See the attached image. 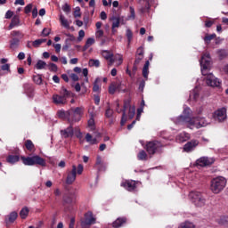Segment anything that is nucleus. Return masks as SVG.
Wrapping results in <instances>:
<instances>
[{
	"label": "nucleus",
	"instance_id": "obj_1",
	"mask_svg": "<svg viewBox=\"0 0 228 228\" xmlns=\"http://www.w3.org/2000/svg\"><path fill=\"white\" fill-rule=\"evenodd\" d=\"M200 63L201 65L202 76H207L206 84L208 85V86H211L212 88H221L222 80L215 77L213 73H208V70H209V67L211 66V57H209V53L204 54L201 57Z\"/></svg>",
	"mask_w": 228,
	"mask_h": 228
},
{
	"label": "nucleus",
	"instance_id": "obj_2",
	"mask_svg": "<svg viewBox=\"0 0 228 228\" xmlns=\"http://www.w3.org/2000/svg\"><path fill=\"white\" fill-rule=\"evenodd\" d=\"M191 111L190 108L184 109L183 115L178 118V124H185L190 129H200V127H206L209 124L206 118L190 117Z\"/></svg>",
	"mask_w": 228,
	"mask_h": 228
},
{
	"label": "nucleus",
	"instance_id": "obj_3",
	"mask_svg": "<svg viewBox=\"0 0 228 228\" xmlns=\"http://www.w3.org/2000/svg\"><path fill=\"white\" fill-rule=\"evenodd\" d=\"M227 186V178L224 176H217L211 180L210 183V191L215 195H218V193H222L225 187Z\"/></svg>",
	"mask_w": 228,
	"mask_h": 228
},
{
	"label": "nucleus",
	"instance_id": "obj_4",
	"mask_svg": "<svg viewBox=\"0 0 228 228\" xmlns=\"http://www.w3.org/2000/svg\"><path fill=\"white\" fill-rule=\"evenodd\" d=\"M20 159L23 165L27 167H33L34 165H39L40 167H45V159H42L40 156L35 155L32 157L21 156Z\"/></svg>",
	"mask_w": 228,
	"mask_h": 228
},
{
	"label": "nucleus",
	"instance_id": "obj_5",
	"mask_svg": "<svg viewBox=\"0 0 228 228\" xmlns=\"http://www.w3.org/2000/svg\"><path fill=\"white\" fill-rule=\"evenodd\" d=\"M70 97V93L65 87H62L60 94H55L53 95L52 100L56 106H63L67 103V98Z\"/></svg>",
	"mask_w": 228,
	"mask_h": 228
},
{
	"label": "nucleus",
	"instance_id": "obj_6",
	"mask_svg": "<svg viewBox=\"0 0 228 228\" xmlns=\"http://www.w3.org/2000/svg\"><path fill=\"white\" fill-rule=\"evenodd\" d=\"M189 199L196 208H203V206H206V198L199 191H191L189 193Z\"/></svg>",
	"mask_w": 228,
	"mask_h": 228
},
{
	"label": "nucleus",
	"instance_id": "obj_7",
	"mask_svg": "<svg viewBox=\"0 0 228 228\" xmlns=\"http://www.w3.org/2000/svg\"><path fill=\"white\" fill-rule=\"evenodd\" d=\"M162 147L164 145L158 141L149 142L146 144V151L150 156H153V154H156V152H159V151H161Z\"/></svg>",
	"mask_w": 228,
	"mask_h": 228
},
{
	"label": "nucleus",
	"instance_id": "obj_8",
	"mask_svg": "<svg viewBox=\"0 0 228 228\" xmlns=\"http://www.w3.org/2000/svg\"><path fill=\"white\" fill-rule=\"evenodd\" d=\"M95 217L92 212H87L85 214V220L81 222V226L84 228H90V225L95 224Z\"/></svg>",
	"mask_w": 228,
	"mask_h": 228
},
{
	"label": "nucleus",
	"instance_id": "obj_9",
	"mask_svg": "<svg viewBox=\"0 0 228 228\" xmlns=\"http://www.w3.org/2000/svg\"><path fill=\"white\" fill-rule=\"evenodd\" d=\"M213 118L217 122H224L227 119V109L221 108L214 112Z\"/></svg>",
	"mask_w": 228,
	"mask_h": 228
},
{
	"label": "nucleus",
	"instance_id": "obj_10",
	"mask_svg": "<svg viewBox=\"0 0 228 228\" xmlns=\"http://www.w3.org/2000/svg\"><path fill=\"white\" fill-rule=\"evenodd\" d=\"M121 186L127 190V191H134V190H136V186H138V182L134 180H126L121 183Z\"/></svg>",
	"mask_w": 228,
	"mask_h": 228
},
{
	"label": "nucleus",
	"instance_id": "obj_11",
	"mask_svg": "<svg viewBox=\"0 0 228 228\" xmlns=\"http://www.w3.org/2000/svg\"><path fill=\"white\" fill-rule=\"evenodd\" d=\"M215 163V159L201 157L196 161L198 167H208V165H213Z\"/></svg>",
	"mask_w": 228,
	"mask_h": 228
},
{
	"label": "nucleus",
	"instance_id": "obj_12",
	"mask_svg": "<svg viewBox=\"0 0 228 228\" xmlns=\"http://www.w3.org/2000/svg\"><path fill=\"white\" fill-rule=\"evenodd\" d=\"M102 55L105 60H107V61H109L108 63L109 67H111V65L115 63V59L112 52L108 50H103L102 52Z\"/></svg>",
	"mask_w": 228,
	"mask_h": 228
},
{
	"label": "nucleus",
	"instance_id": "obj_13",
	"mask_svg": "<svg viewBox=\"0 0 228 228\" xmlns=\"http://www.w3.org/2000/svg\"><path fill=\"white\" fill-rule=\"evenodd\" d=\"M77 172V167L75 165H73L72 170L68 173V176L66 179V183L68 184H72V183H74V181H76Z\"/></svg>",
	"mask_w": 228,
	"mask_h": 228
},
{
	"label": "nucleus",
	"instance_id": "obj_14",
	"mask_svg": "<svg viewBox=\"0 0 228 228\" xmlns=\"http://www.w3.org/2000/svg\"><path fill=\"white\" fill-rule=\"evenodd\" d=\"M199 145V141L198 140H191L188 142L186 144L183 146V150L185 152H191V151L195 150V147Z\"/></svg>",
	"mask_w": 228,
	"mask_h": 228
},
{
	"label": "nucleus",
	"instance_id": "obj_15",
	"mask_svg": "<svg viewBox=\"0 0 228 228\" xmlns=\"http://www.w3.org/2000/svg\"><path fill=\"white\" fill-rule=\"evenodd\" d=\"M95 168H97L99 172L106 170V163H104L101 156L96 157Z\"/></svg>",
	"mask_w": 228,
	"mask_h": 228
},
{
	"label": "nucleus",
	"instance_id": "obj_16",
	"mask_svg": "<svg viewBox=\"0 0 228 228\" xmlns=\"http://www.w3.org/2000/svg\"><path fill=\"white\" fill-rule=\"evenodd\" d=\"M61 134L62 138H72L74 136V128L69 126L68 128L61 130Z\"/></svg>",
	"mask_w": 228,
	"mask_h": 228
},
{
	"label": "nucleus",
	"instance_id": "obj_17",
	"mask_svg": "<svg viewBox=\"0 0 228 228\" xmlns=\"http://www.w3.org/2000/svg\"><path fill=\"white\" fill-rule=\"evenodd\" d=\"M129 101L127 102H125V104H124V110H127V108H129V110H128V117L129 118H133L134 117V114L136 113V108L134 106H132L129 104Z\"/></svg>",
	"mask_w": 228,
	"mask_h": 228
},
{
	"label": "nucleus",
	"instance_id": "obj_18",
	"mask_svg": "<svg viewBox=\"0 0 228 228\" xmlns=\"http://www.w3.org/2000/svg\"><path fill=\"white\" fill-rule=\"evenodd\" d=\"M76 195L74 193L66 194L63 197V201L65 204H76Z\"/></svg>",
	"mask_w": 228,
	"mask_h": 228
},
{
	"label": "nucleus",
	"instance_id": "obj_19",
	"mask_svg": "<svg viewBox=\"0 0 228 228\" xmlns=\"http://www.w3.org/2000/svg\"><path fill=\"white\" fill-rule=\"evenodd\" d=\"M89 116L90 118L87 121V126L89 127V129H91V131H94L95 130V114L92 111H89Z\"/></svg>",
	"mask_w": 228,
	"mask_h": 228
},
{
	"label": "nucleus",
	"instance_id": "obj_20",
	"mask_svg": "<svg viewBox=\"0 0 228 228\" xmlns=\"http://www.w3.org/2000/svg\"><path fill=\"white\" fill-rule=\"evenodd\" d=\"M110 20H112V33H116L117 30L115 28H120V18L118 16H112Z\"/></svg>",
	"mask_w": 228,
	"mask_h": 228
},
{
	"label": "nucleus",
	"instance_id": "obj_21",
	"mask_svg": "<svg viewBox=\"0 0 228 228\" xmlns=\"http://www.w3.org/2000/svg\"><path fill=\"white\" fill-rule=\"evenodd\" d=\"M200 95V89L199 87H195L192 92H191L189 96V101H197L199 96Z\"/></svg>",
	"mask_w": 228,
	"mask_h": 228
},
{
	"label": "nucleus",
	"instance_id": "obj_22",
	"mask_svg": "<svg viewBox=\"0 0 228 228\" xmlns=\"http://www.w3.org/2000/svg\"><path fill=\"white\" fill-rule=\"evenodd\" d=\"M59 20H60L62 28H65L66 29H70V21H69V20H67V18H65V16L61 14Z\"/></svg>",
	"mask_w": 228,
	"mask_h": 228
},
{
	"label": "nucleus",
	"instance_id": "obj_23",
	"mask_svg": "<svg viewBox=\"0 0 228 228\" xmlns=\"http://www.w3.org/2000/svg\"><path fill=\"white\" fill-rule=\"evenodd\" d=\"M187 140H190L189 134L181 133L180 134H178L176 136V142H178V143H183V142H186Z\"/></svg>",
	"mask_w": 228,
	"mask_h": 228
},
{
	"label": "nucleus",
	"instance_id": "obj_24",
	"mask_svg": "<svg viewBox=\"0 0 228 228\" xmlns=\"http://www.w3.org/2000/svg\"><path fill=\"white\" fill-rule=\"evenodd\" d=\"M79 120H81V118L79 117H77V115H76V112L71 110V109H70L69 116L68 118V122H79Z\"/></svg>",
	"mask_w": 228,
	"mask_h": 228
},
{
	"label": "nucleus",
	"instance_id": "obj_25",
	"mask_svg": "<svg viewBox=\"0 0 228 228\" xmlns=\"http://www.w3.org/2000/svg\"><path fill=\"white\" fill-rule=\"evenodd\" d=\"M69 112H70V110H67V111H65V110H59L57 112V115H58L59 118H62L64 120H68L69 121V117H70V113Z\"/></svg>",
	"mask_w": 228,
	"mask_h": 228
},
{
	"label": "nucleus",
	"instance_id": "obj_26",
	"mask_svg": "<svg viewBox=\"0 0 228 228\" xmlns=\"http://www.w3.org/2000/svg\"><path fill=\"white\" fill-rule=\"evenodd\" d=\"M118 86H122V83L110 84V86H109V94L113 95L117 92V88H118Z\"/></svg>",
	"mask_w": 228,
	"mask_h": 228
},
{
	"label": "nucleus",
	"instance_id": "obj_27",
	"mask_svg": "<svg viewBox=\"0 0 228 228\" xmlns=\"http://www.w3.org/2000/svg\"><path fill=\"white\" fill-rule=\"evenodd\" d=\"M126 224V218L125 217H118L117 220H115L112 224V226L115 228L122 227Z\"/></svg>",
	"mask_w": 228,
	"mask_h": 228
},
{
	"label": "nucleus",
	"instance_id": "obj_28",
	"mask_svg": "<svg viewBox=\"0 0 228 228\" xmlns=\"http://www.w3.org/2000/svg\"><path fill=\"white\" fill-rule=\"evenodd\" d=\"M93 92H95L96 94H99L101 92V78H96L94 86H93Z\"/></svg>",
	"mask_w": 228,
	"mask_h": 228
},
{
	"label": "nucleus",
	"instance_id": "obj_29",
	"mask_svg": "<svg viewBox=\"0 0 228 228\" xmlns=\"http://www.w3.org/2000/svg\"><path fill=\"white\" fill-rule=\"evenodd\" d=\"M20 23V20L19 16H14L9 25V29H12L13 28H15V26H19Z\"/></svg>",
	"mask_w": 228,
	"mask_h": 228
},
{
	"label": "nucleus",
	"instance_id": "obj_30",
	"mask_svg": "<svg viewBox=\"0 0 228 228\" xmlns=\"http://www.w3.org/2000/svg\"><path fill=\"white\" fill-rule=\"evenodd\" d=\"M17 216H19L17 212H15V211L12 212L9 216H7V223L13 224V222H15V220H17Z\"/></svg>",
	"mask_w": 228,
	"mask_h": 228
},
{
	"label": "nucleus",
	"instance_id": "obj_31",
	"mask_svg": "<svg viewBox=\"0 0 228 228\" xmlns=\"http://www.w3.org/2000/svg\"><path fill=\"white\" fill-rule=\"evenodd\" d=\"M19 159H20L19 155H9L7 157V162L11 163L12 165H13L14 163L19 162Z\"/></svg>",
	"mask_w": 228,
	"mask_h": 228
},
{
	"label": "nucleus",
	"instance_id": "obj_32",
	"mask_svg": "<svg viewBox=\"0 0 228 228\" xmlns=\"http://www.w3.org/2000/svg\"><path fill=\"white\" fill-rule=\"evenodd\" d=\"M71 111L75 112V115L81 118V117H83V113L85 112V108L77 107L76 109H71Z\"/></svg>",
	"mask_w": 228,
	"mask_h": 228
},
{
	"label": "nucleus",
	"instance_id": "obj_33",
	"mask_svg": "<svg viewBox=\"0 0 228 228\" xmlns=\"http://www.w3.org/2000/svg\"><path fill=\"white\" fill-rule=\"evenodd\" d=\"M114 63L116 62V67H120L124 62V57L120 54H116L114 57Z\"/></svg>",
	"mask_w": 228,
	"mask_h": 228
},
{
	"label": "nucleus",
	"instance_id": "obj_34",
	"mask_svg": "<svg viewBox=\"0 0 228 228\" xmlns=\"http://www.w3.org/2000/svg\"><path fill=\"white\" fill-rule=\"evenodd\" d=\"M86 141L87 142V143H90L91 145H95V143H97V139L94 138L90 134H86Z\"/></svg>",
	"mask_w": 228,
	"mask_h": 228
},
{
	"label": "nucleus",
	"instance_id": "obj_35",
	"mask_svg": "<svg viewBox=\"0 0 228 228\" xmlns=\"http://www.w3.org/2000/svg\"><path fill=\"white\" fill-rule=\"evenodd\" d=\"M94 44H95V39H94V37L87 38L84 46V51H86L88 48L91 47V45H94Z\"/></svg>",
	"mask_w": 228,
	"mask_h": 228
},
{
	"label": "nucleus",
	"instance_id": "obj_36",
	"mask_svg": "<svg viewBox=\"0 0 228 228\" xmlns=\"http://www.w3.org/2000/svg\"><path fill=\"white\" fill-rule=\"evenodd\" d=\"M47 42V39H37L32 42V47H35L36 49L38 48L41 45Z\"/></svg>",
	"mask_w": 228,
	"mask_h": 228
},
{
	"label": "nucleus",
	"instance_id": "obj_37",
	"mask_svg": "<svg viewBox=\"0 0 228 228\" xmlns=\"http://www.w3.org/2000/svg\"><path fill=\"white\" fill-rule=\"evenodd\" d=\"M89 67H96L99 68L101 66V61L95 59H90L88 62Z\"/></svg>",
	"mask_w": 228,
	"mask_h": 228
},
{
	"label": "nucleus",
	"instance_id": "obj_38",
	"mask_svg": "<svg viewBox=\"0 0 228 228\" xmlns=\"http://www.w3.org/2000/svg\"><path fill=\"white\" fill-rule=\"evenodd\" d=\"M138 159L141 161H147V152L145 151L142 150L138 155H137Z\"/></svg>",
	"mask_w": 228,
	"mask_h": 228
},
{
	"label": "nucleus",
	"instance_id": "obj_39",
	"mask_svg": "<svg viewBox=\"0 0 228 228\" xmlns=\"http://www.w3.org/2000/svg\"><path fill=\"white\" fill-rule=\"evenodd\" d=\"M25 147L28 151H35V144H33V142L31 140H27L25 142Z\"/></svg>",
	"mask_w": 228,
	"mask_h": 228
},
{
	"label": "nucleus",
	"instance_id": "obj_40",
	"mask_svg": "<svg viewBox=\"0 0 228 228\" xmlns=\"http://www.w3.org/2000/svg\"><path fill=\"white\" fill-rule=\"evenodd\" d=\"M28 215H29V209L28 208H24L20 212V218H27Z\"/></svg>",
	"mask_w": 228,
	"mask_h": 228
},
{
	"label": "nucleus",
	"instance_id": "obj_41",
	"mask_svg": "<svg viewBox=\"0 0 228 228\" xmlns=\"http://www.w3.org/2000/svg\"><path fill=\"white\" fill-rule=\"evenodd\" d=\"M216 38V34H212V35H207L204 37V42H206V44H210L211 40Z\"/></svg>",
	"mask_w": 228,
	"mask_h": 228
},
{
	"label": "nucleus",
	"instance_id": "obj_42",
	"mask_svg": "<svg viewBox=\"0 0 228 228\" xmlns=\"http://www.w3.org/2000/svg\"><path fill=\"white\" fill-rule=\"evenodd\" d=\"M47 63L44 61H38L37 63L36 64V68L37 70H42V69H45Z\"/></svg>",
	"mask_w": 228,
	"mask_h": 228
},
{
	"label": "nucleus",
	"instance_id": "obj_43",
	"mask_svg": "<svg viewBox=\"0 0 228 228\" xmlns=\"http://www.w3.org/2000/svg\"><path fill=\"white\" fill-rule=\"evenodd\" d=\"M0 70H2L3 72H5V74L12 73V70H10V64H3L0 67Z\"/></svg>",
	"mask_w": 228,
	"mask_h": 228
},
{
	"label": "nucleus",
	"instance_id": "obj_44",
	"mask_svg": "<svg viewBox=\"0 0 228 228\" xmlns=\"http://www.w3.org/2000/svg\"><path fill=\"white\" fill-rule=\"evenodd\" d=\"M178 228H195V224H193V223L185 222L182 223Z\"/></svg>",
	"mask_w": 228,
	"mask_h": 228
},
{
	"label": "nucleus",
	"instance_id": "obj_45",
	"mask_svg": "<svg viewBox=\"0 0 228 228\" xmlns=\"http://www.w3.org/2000/svg\"><path fill=\"white\" fill-rule=\"evenodd\" d=\"M19 47V39H12L11 41L10 48L14 50Z\"/></svg>",
	"mask_w": 228,
	"mask_h": 228
},
{
	"label": "nucleus",
	"instance_id": "obj_46",
	"mask_svg": "<svg viewBox=\"0 0 228 228\" xmlns=\"http://www.w3.org/2000/svg\"><path fill=\"white\" fill-rule=\"evenodd\" d=\"M136 15L134 12V7H130V15L128 16L127 20H134Z\"/></svg>",
	"mask_w": 228,
	"mask_h": 228
},
{
	"label": "nucleus",
	"instance_id": "obj_47",
	"mask_svg": "<svg viewBox=\"0 0 228 228\" xmlns=\"http://www.w3.org/2000/svg\"><path fill=\"white\" fill-rule=\"evenodd\" d=\"M33 81H34V83H36V85H40L42 83V76L35 75L33 77Z\"/></svg>",
	"mask_w": 228,
	"mask_h": 228
},
{
	"label": "nucleus",
	"instance_id": "obj_48",
	"mask_svg": "<svg viewBox=\"0 0 228 228\" xmlns=\"http://www.w3.org/2000/svg\"><path fill=\"white\" fill-rule=\"evenodd\" d=\"M33 10V4H28L25 6L24 12L26 14L31 13V11Z\"/></svg>",
	"mask_w": 228,
	"mask_h": 228
},
{
	"label": "nucleus",
	"instance_id": "obj_49",
	"mask_svg": "<svg viewBox=\"0 0 228 228\" xmlns=\"http://www.w3.org/2000/svg\"><path fill=\"white\" fill-rule=\"evenodd\" d=\"M126 37L128 40V44H131V40H133V32L129 28L126 29Z\"/></svg>",
	"mask_w": 228,
	"mask_h": 228
},
{
	"label": "nucleus",
	"instance_id": "obj_50",
	"mask_svg": "<svg viewBox=\"0 0 228 228\" xmlns=\"http://www.w3.org/2000/svg\"><path fill=\"white\" fill-rule=\"evenodd\" d=\"M73 15L75 19H77V17H81V8L76 7Z\"/></svg>",
	"mask_w": 228,
	"mask_h": 228
},
{
	"label": "nucleus",
	"instance_id": "obj_51",
	"mask_svg": "<svg viewBox=\"0 0 228 228\" xmlns=\"http://www.w3.org/2000/svg\"><path fill=\"white\" fill-rule=\"evenodd\" d=\"M143 60V56L142 55H135V61H134V67L137 65H140V62Z\"/></svg>",
	"mask_w": 228,
	"mask_h": 228
},
{
	"label": "nucleus",
	"instance_id": "obj_52",
	"mask_svg": "<svg viewBox=\"0 0 228 228\" xmlns=\"http://www.w3.org/2000/svg\"><path fill=\"white\" fill-rule=\"evenodd\" d=\"M105 117H107V118H111L113 117V110L110 108L107 109L105 111Z\"/></svg>",
	"mask_w": 228,
	"mask_h": 228
},
{
	"label": "nucleus",
	"instance_id": "obj_53",
	"mask_svg": "<svg viewBox=\"0 0 228 228\" xmlns=\"http://www.w3.org/2000/svg\"><path fill=\"white\" fill-rule=\"evenodd\" d=\"M69 38L66 39V42H74L76 41V37H74V35L70 34V33H67L65 34Z\"/></svg>",
	"mask_w": 228,
	"mask_h": 228
},
{
	"label": "nucleus",
	"instance_id": "obj_54",
	"mask_svg": "<svg viewBox=\"0 0 228 228\" xmlns=\"http://www.w3.org/2000/svg\"><path fill=\"white\" fill-rule=\"evenodd\" d=\"M127 122V118L126 117V110H123V115H122V118H121V126H125L126 123Z\"/></svg>",
	"mask_w": 228,
	"mask_h": 228
},
{
	"label": "nucleus",
	"instance_id": "obj_55",
	"mask_svg": "<svg viewBox=\"0 0 228 228\" xmlns=\"http://www.w3.org/2000/svg\"><path fill=\"white\" fill-rule=\"evenodd\" d=\"M83 38H85V30L81 29L78 31V37H77L78 42H81Z\"/></svg>",
	"mask_w": 228,
	"mask_h": 228
},
{
	"label": "nucleus",
	"instance_id": "obj_56",
	"mask_svg": "<svg viewBox=\"0 0 228 228\" xmlns=\"http://www.w3.org/2000/svg\"><path fill=\"white\" fill-rule=\"evenodd\" d=\"M143 54H145V51L143 50L142 46H141L137 49L135 55L143 56Z\"/></svg>",
	"mask_w": 228,
	"mask_h": 228
},
{
	"label": "nucleus",
	"instance_id": "obj_57",
	"mask_svg": "<svg viewBox=\"0 0 228 228\" xmlns=\"http://www.w3.org/2000/svg\"><path fill=\"white\" fill-rule=\"evenodd\" d=\"M62 10L65 12V13H70V5H69V4H65L62 6Z\"/></svg>",
	"mask_w": 228,
	"mask_h": 228
},
{
	"label": "nucleus",
	"instance_id": "obj_58",
	"mask_svg": "<svg viewBox=\"0 0 228 228\" xmlns=\"http://www.w3.org/2000/svg\"><path fill=\"white\" fill-rule=\"evenodd\" d=\"M51 34V28H45L42 31V35L44 37H49V35Z\"/></svg>",
	"mask_w": 228,
	"mask_h": 228
},
{
	"label": "nucleus",
	"instance_id": "obj_59",
	"mask_svg": "<svg viewBox=\"0 0 228 228\" xmlns=\"http://www.w3.org/2000/svg\"><path fill=\"white\" fill-rule=\"evenodd\" d=\"M49 69L52 70L53 72H56V70H58V66L54 63H50Z\"/></svg>",
	"mask_w": 228,
	"mask_h": 228
},
{
	"label": "nucleus",
	"instance_id": "obj_60",
	"mask_svg": "<svg viewBox=\"0 0 228 228\" xmlns=\"http://www.w3.org/2000/svg\"><path fill=\"white\" fill-rule=\"evenodd\" d=\"M142 76H143V77H145V79H148V77H149V69L148 68L142 69Z\"/></svg>",
	"mask_w": 228,
	"mask_h": 228
},
{
	"label": "nucleus",
	"instance_id": "obj_61",
	"mask_svg": "<svg viewBox=\"0 0 228 228\" xmlns=\"http://www.w3.org/2000/svg\"><path fill=\"white\" fill-rule=\"evenodd\" d=\"M103 35H104V31H102V29H98L95 32L96 38H101V37H102Z\"/></svg>",
	"mask_w": 228,
	"mask_h": 228
},
{
	"label": "nucleus",
	"instance_id": "obj_62",
	"mask_svg": "<svg viewBox=\"0 0 228 228\" xmlns=\"http://www.w3.org/2000/svg\"><path fill=\"white\" fill-rule=\"evenodd\" d=\"M32 17L33 19H37V17H38V9L37 7H34L32 10Z\"/></svg>",
	"mask_w": 228,
	"mask_h": 228
},
{
	"label": "nucleus",
	"instance_id": "obj_63",
	"mask_svg": "<svg viewBox=\"0 0 228 228\" xmlns=\"http://www.w3.org/2000/svg\"><path fill=\"white\" fill-rule=\"evenodd\" d=\"M53 47H54L56 53H60V51H61V44H55V45H53Z\"/></svg>",
	"mask_w": 228,
	"mask_h": 228
},
{
	"label": "nucleus",
	"instance_id": "obj_64",
	"mask_svg": "<svg viewBox=\"0 0 228 228\" xmlns=\"http://www.w3.org/2000/svg\"><path fill=\"white\" fill-rule=\"evenodd\" d=\"M77 173L81 175L83 174V165L79 164L77 168Z\"/></svg>",
	"mask_w": 228,
	"mask_h": 228
}]
</instances>
